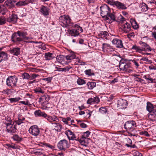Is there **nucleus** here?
Returning <instances> with one entry per match:
<instances>
[{
  "label": "nucleus",
  "mask_w": 156,
  "mask_h": 156,
  "mask_svg": "<svg viewBox=\"0 0 156 156\" xmlns=\"http://www.w3.org/2000/svg\"><path fill=\"white\" fill-rule=\"evenodd\" d=\"M100 14L103 18H105V19L109 23H111L115 20V17L114 13H111L110 8L107 5L104 4L101 6Z\"/></svg>",
  "instance_id": "nucleus-1"
},
{
  "label": "nucleus",
  "mask_w": 156,
  "mask_h": 156,
  "mask_svg": "<svg viewBox=\"0 0 156 156\" xmlns=\"http://www.w3.org/2000/svg\"><path fill=\"white\" fill-rule=\"evenodd\" d=\"M60 24L63 27H73L77 28L79 30L80 29V33L83 32V30L79 25L74 24L71 22V20L68 15H63L61 16L59 19Z\"/></svg>",
  "instance_id": "nucleus-2"
},
{
  "label": "nucleus",
  "mask_w": 156,
  "mask_h": 156,
  "mask_svg": "<svg viewBox=\"0 0 156 156\" xmlns=\"http://www.w3.org/2000/svg\"><path fill=\"white\" fill-rule=\"evenodd\" d=\"M139 43L141 46V47L135 44L131 48L132 49L134 50L137 52L141 54H143V51H151L152 50V49L151 47L145 42L140 41L139 42Z\"/></svg>",
  "instance_id": "nucleus-3"
},
{
  "label": "nucleus",
  "mask_w": 156,
  "mask_h": 156,
  "mask_svg": "<svg viewBox=\"0 0 156 156\" xmlns=\"http://www.w3.org/2000/svg\"><path fill=\"white\" fill-rule=\"evenodd\" d=\"M139 43L141 46V47L135 44L131 48L132 49L134 50L137 52L141 54H143V51H151L152 50V49L151 47L145 42L140 41L139 42Z\"/></svg>",
  "instance_id": "nucleus-4"
},
{
  "label": "nucleus",
  "mask_w": 156,
  "mask_h": 156,
  "mask_svg": "<svg viewBox=\"0 0 156 156\" xmlns=\"http://www.w3.org/2000/svg\"><path fill=\"white\" fill-rule=\"evenodd\" d=\"M121 20L124 23L121 27L122 30L126 33L129 32L131 29V25L129 23L127 22L125 20V19L122 16Z\"/></svg>",
  "instance_id": "nucleus-5"
},
{
  "label": "nucleus",
  "mask_w": 156,
  "mask_h": 156,
  "mask_svg": "<svg viewBox=\"0 0 156 156\" xmlns=\"http://www.w3.org/2000/svg\"><path fill=\"white\" fill-rule=\"evenodd\" d=\"M29 133L33 136L37 137L39 135L40 130L38 126L36 125L31 126L28 130Z\"/></svg>",
  "instance_id": "nucleus-6"
},
{
  "label": "nucleus",
  "mask_w": 156,
  "mask_h": 156,
  "mask_svg": "<svg viewBox=\"0 0 156 156\" xmlns=\"http://www.w3.org/2000/svg\"><path fill=\"white\" fill-rule=\"evenodd\" d=\"M18 79L15 76H10L6 80V84L8 86L13 87L16 85Z\"/></svg>",
  "instance_id": "nucleus-7"
},
{
  "label": "nucleus",
  "mask_w": 156,
  "mask_h": 156,
  "mask_svg": "<svg viewBox=\"0 0 156 156\" xmlns=\"http://www.w3.org/2000/svg\"><path fill=\"white\" fill-rule=\"evenodd\" d=\"M69 145L68 141L65 139H63L59 142L57 144V147L60 150L65 151L69 148Z\"/></svg>",
  "instance_id": "nucleus-8"
},
{
  "label": "nucleus",
  "mask_w": 156,
  "mask_h": 156,
  "mask_svg": "<svg viewBox=\"0 0 156 156\" xmlns=\"http://www.w3.org/2000/svg\"><path fill=\"white\" fill-rule=\"evenodd\" d=\"M6 123L7 125L6 126V132L11 135H13L17 132V129L16 128L15 125H14L13 124Z\"/></svg>",
  "instance_id": "nucleus-9"
},
{
  "label": "nucleus",
  "mask_w": 156,
  "mask_h": 156,
  "mask_svg": "<svg viewBox=\"0 0 156 156\" xmlns=\"http://www.w3.org/2000/svg\"><path fill=\"white\" fill-rule=\"evenodd\" d=\"M135 122L133 121H128L124 125V128L129 130H133L136 127Z\"/></svg>",
  "instance_id": "nucleus-10"
},
{
  "label": "nucleus",
  "mask_w": 156,
  "mask_h": 156,
  "mask_svg": "<svg viewBox=\"0 0 156 156\" xmlns=\"http://www.w3.org/2000/svg\"><path fill=\"white\" fill-rule=\"evenodd\" d=\"M50 9L47 6L42 5L39 10L40 12L45 17L49 15Z\"/></svg>",
  "instance_id": "nucleus-11"
},
{
  "label": "nucleus",
  "mask_w": 156,
  "mask_h": 156,
  "mask_svg": "<svg viewBox=\"0 0 156 156\" xmlns=\"http://www.w3.org/2000/svg\"><path fill=\"white\" fill-rule=\"evenodd\" d=\"M65 134L67 136L68 139L69 140H76L77 139L75 135L72 131L69 130H67L65 132Z\"/></svg>",
  "instance_id": "nucleus-12"
},
{
  "label": "nucleus",
  "mask_w": 156,
  "mask_h": 156,
  "mask_svg": "<svg viewBox=\"0 0 156 156\" xmlns=\"http://www.w3.org/2000/svg\"><path fill=\"white\" fill-rule=\"evenodd\" d=\"M7 22L15 23L17 21L18 17L17 15L12 13L10 16L7 17Z\"/></svg>",
  "instance_id": "nucleus-13"
},
{
  "label": "nucleus",
  "mask_w": 156,
  "mask_h": 156,
  "mask_svg": "<svg viewBox=\"0 0 156 156\" xmlns=\"http://www.w3.org/2000/svg\"><path fill=\"white\" fill-rule=\"evenodd\" d=\"M112 42L117 48H122L123 47L122 41L120 39L114 38Z\"/></svg>",
  "instance_id": "nucleus-14"
},
{
  "label": "nucleus",
  "mask_w": 156,
  "mask_h": 156,
  "mask_svg": "<svg viewBox=\"0 0 156 156\" xmlns=\"http://www.w3.org/2000/svg\"><path fill=\"white\" fill-rule=\"evenodd\" d=\"M127 101L125 100L120 99L118 100L117 102V106L121 109H124L127 107Z\"/></svg>",
  "instance_id": "nucleus-15"
},
{
  "label": "nucleus",
  "mask_w": 156,
  "mask_h": 156,
  "mask_svg": "<svg viewBox=\"0 0 156 156\" xmlns=\"http://www.w3.org/2000/svg\"><path fill=\"white\" fill-rule=\"evenodd\" d=\"M79 31H80V29L79 30L77 28L76 29H68L67 30V32L69 35L72 36L77 37L80 34Z\"/></svg>",
  "instance_id": "nucleus-16"
},
{
  "label": "nucleus",
  "mask_w": 156,
  "mask_h": 156,
  "mask_svg": "<svg viewBox=\"0 0 156 156\" xmlns=\"http://www.w3.org/2000/svg\"><path fill=\"white\" fill-rule=\"evenodd\" d=\"M57 61L59 63L62 65L66 64H67V59L66 56L63 55H58L56 57Z\"/></svg>",
  "instance_id": "nucleus-17"
},
{
  "label": "nucleus",
  "mask_w": 156,
  "mask_h": 156,
  "mask_svg": "<svg viewBox=\"0 0 156 156\" xmlns=\"http://www.w3.org/2000/svg\"><path fill=\"white\" fill-rule=\"evenodd\" d=\"M16 1L13 0H6L4 3V5L9 8H11L15 6Z\"/></svg>",
  "instance_id": "nucleus-18"
},
{
  "label": "nucleus",
  "mask_w": 156,
  "mask_h": 156,
  "mask_svg": "<svg viewBox=\"0 0 156 156\" xmlns=\"http://www.w3.org/2000/svg\"><path fill=\"white\" fill-rule=\"evenodd\" d=\"M149 119L152 121L156 120V107L153 109V110L148 115Z\"/></svg>",
  "instance_id": "nucleus-19"
},
{
  "label": "nucleus",
  "mask_w": 156,
  "mask_h": 156,
  "mask_svg": "<svg viewBox=\"0 0 156 156\" xmlns=\"http://www.w3.org/2000/svg\"><path fill=\"white\" fill-rule=\"evenodd\" d=\"M100 101L99 98L96 96L89 98L87 101V103L88 104H92L94 103L98 104Z\"/></svg>",
  "instance_id": "nucleus-20"
},
{
  "label": "nucleus",
  "mask_w": 156,
  "mask_h": 156,
  "mask_svg": "<svg viewBox=\"0 0 156 156\" xmlns=\"http://www.w3.org/2000/svg\"><path fill=\"white\" fill-rule=\"evenodd\" d=\"M114 7H115L118 9H120L124 10L127 9V7L125 4L118 1H116Z\"/></svg>",
  "instance_id": "nucleus-21"
},
{
  "label": "nucleus",
  "mask_w": 156,
  "mask_h": 156,
  "mask_svg": "<svg viewBox=\"0 0 156 156\" xmlns=\"http://www.w3.org/2000/svg\"><path fill=\"white\" fill-rule=\"evenodd\" d=\"M11 40L13 42L23 41L22 38L20 37L19 35L18 34L17 32L12 34L11 36Z\"/></svg>",
  "instance_id": "nucleus-22"
},
{
  "label": "nucleus",
  "mask_w": 156,
  "mask_h": 156,
  "mask_svg": "<svg viewBox=\"0 0 156 156\" xmlns=\"http://www.w3.org/2000/svg\"><path fill=\"white\" fill-rule=\"evenodd\" d=\"M117 58H118L117 60H119V59H121L119 61V68L120 69L122 70H123V69H124V67L125 66V65L126 64V61L124 60V59H121V58H120V57H119L118 56H117Z\"/></svg>",
  "instance_id": "nucleus-23"
},
{
  "label": "nucleus",
  "mask_w": 156,
  "mask_h": 156,
  "mask_svg": "<svg viewBox=\"0 0 156 156\" xmlns=\"http://www.w3.org/2000/svg\"><path fill=\"white\" fill-rule=\"evenodd\" d=\"M20 48H12L10 49L9 52L10 53L15 55L18 56L20 54Z\"/></svg>",
  "instance_id": "nucleus-24"
},
{
  "label": "nucleus",
  "mask_w": 156,
  "mask_h": 156,
  "mask_svg": "<svg viewBox=\"0 0 156 156\" xmlns=\"http://www.w3.org/2000/svg\"><path fill=\"white\" fill-rule=\"evenodd\" d=\"M44 58L46 60H51L55 58V56L53 53L48 52L45 53Z\"/></svg>",
  "instance_id": "nucleus-25"
},
{
  "label": "nucleus",
  "mask_w": 156,
  "mask_h": 156,
  "mask_svg": "<svg viewBox=\"0 0 156 156\" xmlns=\"http://www.w3.org/2000/svg\"><path fill=\"white\" fill-rule=\"evenodd\" d=\"M52 126L55 127V129L57 131H60L63 128V126L61 124L57 122H52Z\"/></svg>",
  "instance_id": "nucleus-26"
},
{
  "label": "nucleus",
  "mask_w": 156,
  "mask_h": 156,
  "mask_svg": "<svg viewBox=\"0 0 156 156\" xmlns=\"http://www.w3.org/2000/svg\"><path fill=\"white\" fill-rule=\"evenodd\" d=\"M44 118H45L48 121L51 122V123L53 122L56 121V120L58 119L57 117L55 115L52 116L48 115L47 114V116Z\"/></svg>",
  "instance_id": "nucleus-27"
},
{
  "label": "nucleus",
  "mask_w": 156,
  "mask_h": 156,
  "mask_svg": "<svg viewBox=\"0 0 156 156\" xmlns=\"http://www.w3.org/2000/svg\"><path fill=\"white\" fill-rule=\"evenodd\" d=\"M36 116H42L45 117L47 116V114L44 112H42L40 110H36L34 112Z\"/></svg>",
  "instance_id": "nucleus-28"
},
{
  "label": "nucleus",
  "mask_w": 156,
  "mask_h": 156,
  "mask_svg": "<svg viewBox=\"0 0 156 156\" xmlns=\"http://www.w3.org/2000/svg\"><path fill=\"white\" fill-rule=\"evenodd\" d=\"M98 36L101 38L104 39H107L108 36V34L106 31H102L98 34Z\"/></svg>",
  "instance_id": "nucleus-29"
},
{
  "label": "nucleus",
  "mask_w": 156,
  "mask_h": 156,
  "mask_svg": "<svg viewBox=\"0 0 156 156\" xmlns=\"http://www.w3.org/2000/svg\"><path fill=\"white\" fill-rule=\"evenodd\" d=\"M17 33L19 35L20 37L22 38L23 41V40H27L29 39V37L26 36L27 34V32H22L18 31H17Z\"/></svg>",
  "instance_id": "nucleus-30"
},
{
  "label": "nucleus",
  "mask_w": 156,
  "mask_h": 156,
  "mask_svg": "<svg viewBox=\"0 0 156 156\" xmlns=\"http://www.w3.org/2000/svg\"><path fill=\"white\" fill-rule=\"evenodd\" d=\"M66 58L67 59L66 62L67 64L70 62L71 60L75 58L76 57V55L74 53H72L69 54L66 56Z\"/></svg>",
  "instance_id": "nucleus-31"
},
{
  "label": "nucleus",
  "mask_w": 156,
  "mask_h": 156,
  "mask_svg": "<svg viewBox=\"0 0 156 156\" xmlns=\"http://www.w3.org/2000/svg\"><path fill=\"white\" fill-rule=\"evenodd\" d=\"M8 59L7 54L4 51H0V60L1 62L5 60Z\"/></svg>",
  "instance_id": "nucleus-32"
},
{
  "label": "nucleus",
  "mask_w": 156,
  "mask_h": 156,
  "mask_svg": "<svg viewBox=\"0 0 156 156\" xmlns=\"http://www.w3.org/2000/svg\"><path fill=\"white\" fill-rule=\"evenodd\" d=\"M130 22L133 28L134 29H137L139 28V25L134 19H131L130 20Z\"/></svg>",
  "instance_id": "nucleus-33"
},
{
  "label": "nucleus",
  "mask_w": 156,
  "mask_h": 156,
  "mask_svg": "<svg viewBox=\"0 0 156 156\" xmlns=\"http://www.w3.org/2000/svg\"><path fill=\"white\" fill-rule=\"evenodd\" d=\"M25 120L24 117L21 116H19L18 118V119L15 121V122L16 123V125H20L22 123H24L23 122Z\"/></svg>",
  "instance_id": "nucleus-34"
},
{
  "label": "nucleus",
  "mask_w": 156,
  "mask_h": 156,
  "mask_svg": "<svg viewBox=\"0 0 156 156\" xmlns=\"http://www.w3.org/2000/svg\"><path fill=\"white\" fill-rule=\"evenodd\" d=\"M12 135L13 136L11 137V138L14 141L19 142L22 140V137L19 136L18 135L16 134H13Z\"/></svg>",
  "instance_id": "nucleus-35"
},
{
  "label": "nucleus",
  "mask_w": 156,
  "mask_h": 156,
  "mask_svg": "<svg viewBox=\"0 0 156 156\" xmlns=\"http://www.w3.org/2000/svg\"><path fill=\"white\" fill-rule=\"evenodd\" d=\"M87 85L88 89L92 90L95 87L96 83L95 82H91L87 83Z\"/></svg>",
  "instance_id": "nucleus-36"
},
{
  "label": "nucleus",
  "mask_w": 156,
  "mask_h": 156,
  "mask_svg": "<svg viewBox=\"0 0 156 156\" xmlns=\"http://www.w3.org/2000/svg\"><path fill=\"white\" fill-rule=\"evenodd\" d=\"M33 90L34 91V93L37 94L39 93L43 94L44 92L43 89L39 87H36Z\"/></svg>",
  "instance_id": "nucleus-37"
},
{
  "label": "nucleus",
  "mask_w": 156,
  "mask_h": 156,
  "mask_svg": "<svg viewBox=\"0 0 156 156\" xmlns=\"http://www.w3.org/2000/svg\"><path fill=\"white\" fill-rule=\"evenodd\" d=\"M7 21V18L4 16H0V25H4Z\"/></svg>",
  "instance_id": "nucleus-38"
},
{
  "label": "nucleus",
  "mask_w": 156,
  "mask_h": 156,
  "mask_svg": "<svg viewBox=\"0 0 156 156\" xmlns=\"http://www.w3.org/2000/svg\"><path fill=\"white\" fill-rule=\"evenodd\" d=\"M155 108L154 107L152 104L150 103H147V109L150 113Z\"/></svg>",
  "instance_id": "nucleus-39"
},
{
  "label": "nucleus",
  "mask_w": 156,
  "mask_h": 156,
  "mask_svg": "<svg viewBox=\"0 0 156 156\" xmlns=\"http://www.w3.org/2000/svg\"><path fill=\"white\" fill-rule=\"evenodd\" d=\"M21 99L19 97H17L15 98H8V100L10 101V102L12 103L18 102Z\"/></svg>",
  "instance_id": "nucleus-40"
},
{
  "label": "nucleus",
  "mask_w": 156,
  "mask_h": 156,
  "mask_svg": "<svg viewBox=\"0 0 156 156\" xmlns=\"http://www.w3.org/2000/svg\"><path fill=\"white\" fill-rule=\"evenodd\" d=\"M75 64L77 65H85V63L80 59L77 58L76 59Z\"/></svg>",
  "instance_id": "nucleus-41"
},
{
  "label": "nucleus",
  "mask_w": 156,
  "mask_h": 156,
  "mask_svg": "<svg viewBox=\"0 0 156 156\" xmlns=\"http://www.w3.org/2000/svg\"><path fill=\"white\" fill-rule=\"evenodd\" d=\"M92 113V111H90L88 109L85 110V114H86L85 116V118H89L91 116Z\"/></svg>",
  "instance_id": "nucleus-42"
},
{
  "label": "nucleus",
  "mask_w": 156,
  "mask_h": 156,
  "mask_svg": "<svg viewBox=\"0 0 156 156\" xmlns=\"http://www.w3.org/2000/svg\"><path fill=\"white\" fill-rule=\"evenodd\" d=\"M130 67V64L129 63H126V64L125 65L124 69L123 71L128 72H129L132 71V70H129V71H128V69Z\"/></svg>",
  "instance_id": "nucleus-43"
},
{
  "label": "nucleus",
  "mask_w": 156,
  "mask_h": 156,
  "mask_svg": "<svg viewBox=\"0 0 156 156\" xmlns=\"http://www.w3.org/2000/svg\"><path fill=\"white\" fill-rule=\"evenodd\" d=\"M99 111L101 114H104L108 112V109L105 107H101L99 108Z\"/></svg>",
  "instance_id": "nucleus-44"
},
{
  "label": "nucleus",
  "mask_w": 156,
  "mask_h": 156,
  "mask_svg": "<svg viewBox=\"0 0 156 156\" xmlns=\"http://www.w3.org/2000/svg\"><path fill=\"white\" fill-rule=\"evenodd\" d=\"M83 133V135L82 136V138L84 139L89 136L90 132L88 130Z\"/></svg>",
  "instance_id": "nucleus-45"
},
{
  "label": "nucleus",
  "mask_w": 156,
  "mask_h": 156,
  "mask_svg": "<svg viewBox=\"0 0 156 156\" xmlns=\"http://www.w3.org/2000/svg\"><path fill=\"white\" fill-rule=\"evenodd\" d=\"M47 96H48L47 95L42 96L39 99L41 101L43 102H48L49 99L47 98Z\"/></svg>",
  "instance_id": "nucleus-46"
},
{
  "label": "nucleus",
  "mask_w": 156,
  "mask_h": 156,
  "mask_svg": "<svg viewBox=\"0 0 156 156\" xmlns=\"http://www.w3.org/2000/svg\"><path fill=\"white\" fill-rule=\"evenodd\" d=\"M30 72H35V73H38L39 72H40L41 70H42L41 69H37L34 68L32 67H30L28 68Z\"/></svg>",
  "instance_id": "nucleus-47"
},
{
  "label": "nucleus",
  "mask_w": 156,
  "mask_h": 156,
  "mask_svg": "<svg viewBox=\"0 0 156 156\" xmlns=\"http://www.w3.org/2000/svg\"><path fill=\"white\" fill-rule=\"evenodd\" d=\"M5 121H4V123L5 124L6 126L7 125L6 123H9V124H12V121L11 120V118L8 116L5 117Z\"/></svg>",
  "instance_id": "nucleus-48"
},
{
  "label": "nucleus",
  "mask_w": 156,
  "mask_h": 156,
  "mask_svg": "<svg viewBox=\"0 0 156 156\" xmlns=\"http://www.w3.org/2000/svg\"><path fill=\"white\" fill-rule=\"evenodd\" d=\"M77 82L79 85H82L86 83L85 80L81 78H78L77 81Z\"/></svg>",
  "instance_id": "nucleus-49"
},
{
  "label": "nucleus",
  "mask_w": 156,
  "mask_h": 156,
  "mask_svg": "<svg viewBox=\"0 0 156 156\" xmlns=\"http://www.w3.org/2000/svg\"><path fill=\"white\" fill-rule=\"evenodd\" d=\"M140 60L143 61H145L147 62V63L151 64L152 63V62L151 60H149L148 58L146 57H142L141 59Z\"/></svg>",
  "instance_id": "nucleus-50"
},
{
  "label": "nucleus",
  "mask_w": 156,
  "mask_h": 156,
  "mask_svg": "<svg viewBox=\"0 0 156 156\" xmlns=\"http://www.w3.org/2000/svg\"><path fill=\"white\" fill-rule=\"evenodd\" d=\"M22 76L23 79H28L30 78V75L27 73H22Z\"/></svg>",
  "instance_id": "nucleus-51"
},
{
  "label": "nucleus",
  "mask_w": 156,
  "mask_h": 156,
  "mask_svg": "<svg viewBox=\"0 0 156 156\" xmlns=\"http://www.w3.org/2000/svg\"><path fill=\"white\" fill-rule=\"evenodd\" d=\"M86 74L90 76L94 75V73L92 72L91 69L87 70L85 71Z\"/></svg>",
  "instance_id": "nucleus-52"
},
{
  "label": "nucleus",
  "mask_w": 156,
  "mask_h": 156,
  "mask_svg": "<svg viewBox=\"0 0 156 156\" xmlns=\"http://www.w3.org/2000/svg\"><path fill=\"white\" fill-rule=\"evenodd\" d=\"M106 2L108 4L114 7L116 1H114V0H106Z\"/></svg>",
  "instance_id": "nucleus-53"
},
{
  "label": "nucleus",
  "mask_w": 156,
  "mask_h": 156,
  "mask_svg": "<svg viewBox=\"0 0 156 156\" xmlns=\"http://www.w3.org/2000/svg\"><path fill=\"white\" fill-rule=\"evenodd\" d=\"M6 145L8 147V148L9 149L10 148H12L13 149H16L17 148L15 144H7Z\"/></svg>",
  "instance_id": "nucleus-54"
},
{
  "label": "nucleus",
  "mask_w": 156,
  "mask_h": 156,
  "mask_svg": "<svg viewBox=\"0 0 156 156\" xmlns=\"http://www.w3.org/2000/svg\"><path fill=\"white\" fill-rule=\"evenodd\" d=\"M126 141L128 143L126 144V145L128 147H129L130 145L132 144V141L129 138H126Z\"/></svg>",
  "instance_id": "nucleus-55"
},
{
  "label": "nucleus",
  "mask_w": 156,
  "mask_h": 156,
  "mask_svg": "<svg viewBox=\"0 0 156 156\" xmlns=\"http://www.w3.org/2000/svg\"><path fill=\"white\" fill-rule=\"evenodd\" d=\"M139 134L141 135H144L147 136H149V134L147 131L145 130L140 132Z\"/></svg>",
  "instance_id": "nucleus-56"
},
{
  "label": "nucleus",
  "mask_w": 156,
  "mask_h": 156,
  "mask_svg": "<svg viewBox=\"0 0 156 156\" xmlns=\"http://www.w3.org/2000/svg\"><path fill=\"white\" fill-rule=\"evenodd\" d=\"M129 61H132L133 62L134 64L135 65L136 68H138L139 67V65L138 63L137 62V61H139L138 59H137L136 60L133 59V60H129Z\"/></svg>",
  "instance_id": "nucleus-57"
},
{
  "label": "nucleus",
  "mask_w": 156,
  "mask_h": 156,
  "mask_svg": "<svg viewBox=\"0 0 156 156\" xmlns=\"http://www.w3.org/2000/svg\"><path fill=\"white\" fill-rule=\"evenodd\" d=\"M43 145L46 147H48L49 148H51V149H54V148L55 147L54 146H52L51 145H50L49 144H48V143H44L43 144Z\"/></svg>",
  "instance_id": "nucleus-58"
},
{
  "label": "nucleus",
  "mask_w": 156,
  "mask_h": 156,
  "mask_svg": "<svg viewBox=\"0 0 156 156\" xmlns=\"http://www.w3.org/2000/svg\"><path fill=\"white\" fill-rule=\"evenodd\" d=\"M44 152V151L42 150H38L34 152V153L36 155H41Z\"/></svg>",
  "instance_id": "nucleus-59"
},
{
  "label": "nucleus",
  "mask_w": 156,
  "mask_h": 156,
  "mask_svg": "<svg viewBox=\"0 0 156 156\" xmlns=\"http://www.w3.org/2000/svg\"><path fill=\"white\" fill-rule=\"evenodd\" d=\"M127 37L129 39H131L134 38L135 36V34L133 32H132L130 33H129L127 34Z\"/></svg>",
  "instance_id": "nucleus-60"
},
{
  "label": "nucleus",
  "mask_w": 156,
  "mask_h": 156,
  "mask_svg": "<svg viewBox=\"0 0 156 156\" xmlns=\"http://www.w3.org/2000/svg\"><path fill=\"white\" fill-rule=\"evenodd\" d=\"M142 10L144 11H146L148 10V7L147 5L145 4L142 6Z\"/></svg>",
  "instance_id": "nucleus-61"
},
{
  "label": "nucleus",
  "mask_w": 156,
  "mask_h": 156,
  "mask_svg": "<svg viewBox=\"0 0 156 156\" xmlns=\"http://www.w3.org/2000/svg\"><path fill=\"white\" fill-rule=\"evenodd\" d=\"M10 90L9 89L4 90L2 91V92L4 94L9 95L10 94Z\"/></svg>",
  "instance_id": "nucleus-62"
},
{
  "label": "nucleus",
  "mask_w": 156,
  "mask_h": 156,
  "mask_svg": "<svg viewBox=\"0 0 156 156\" xmlns=\"http://www.w3.org/2000/svg\"><path fill=\"white\" fill-rule=\"evenodd\" d=\"M40 43H42V44L39 46V48H41L42 50H45L46 48L44 44L42 43L41 42H40Z\"/></svg>",
  "instance_id": "nucleus-63"
},
{
  "label": "nucleus",
  "mask_w": 156,
  "mask_h": 156,
  "mask_svg": "<svg viewBox=\"0 0 156 156\" xmlns=\"http://www.w3.org/2000/svg\"><path fill=\"white\" fill-rule=\"evenodd\" d=\"M110 45L109 44L106 43H103L102 44V48L103 49L106 48L107 47H110Z\"/></svg>",
  "instance_id": "nucleus-64"
}]
</instances>
